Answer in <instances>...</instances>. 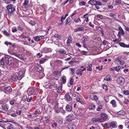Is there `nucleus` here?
<instances>
[{"label":"nucleus","mask_w":129,"mask_h":129,"mask_svg":"<svg viewBox=\"0 0 129 129\" xmlns=\"http://www.w3.org/2000/svg\"><path fill=\"white\" fill-rule=\"evenodd\" d=\"M101 118H92V121L93 122H103L108 121L109 119L107 114L104 113H102L100 114Z\"/></svg>","instance_id":"nucleus-1"},{"label":"nucleus","mask_w":129,"mask_h":129,"mask_svg":"<svg viewBox=\"0 0 129 129\" xmlns=\"http://www.w3.org/2000/svg\"><path fill=\"white\" fill-rule=\"evenodd\" d=\"M24 72L23 71H20L19 73L16 72L12 76L11 78L13 80L15 81H17V80H20L24 76Z\"/></svg>","instance_id":"nucleus-2"},{"label":"nucleus","mask_w":129,"mask_h":129,"mask_svg":"<svg viewBox=\"0 0 129 129\" xmlns=\"http://www.w3.org/2000/svg\"><path fill=\"white\" fill-rule=\"evenodd\" d=\"M4 127L5 129H14L13 126L11 124L7 123V121H5Z\"/></svg>","instance_id":"nucleus-3"},{"label":"nucleus","mask_w":129,"mask_h":129,"mask_svg":"<svg viewBox=\"0 0 129 129\" xmlns=\"http://www.w3.org/2000/svg\"><path fill=\"white\" fill-rule=\"evenodd\" d=\"M37 91L36 88V89L33 88H29L28 89V94L30 95L34 94H36Z\"/></svg>","instance_id":"nucleus-4"},{"label":"nucleus","mask_w":129,"mask_h":129,"mask_svg":"<svg viewBox=\"0 0 129 129\" xmlns=\"http://www.w3.org/2000/svg\"><path fill=\"white\" fill-rule=\"evenodd\" d=\"M4 89L6 91L4 92L6 93H11L12 91V89L10 86L6 87L5 85H4Z\"/></svg>","instance_id":"nucleus-5"},{"label":"nucleus","mask_w":129,"mask_h":129,"mask_svg":"<svg viewBox=\"0 0 129 129\" xmlns=\"http://www.w3.org/2000/svg\"><path fill=\"white\" fill-rule=\"evenodd\" d=\"M124 78L122 77H118L117 79V81L118 84L120 85L123 84L124 82Z\"/></svg>","instance_id":"nucleus-6"},{"label":"nucleus","mask_w":129,"mask_h":129,"mask_svg":"<svg viewBox=\"0 0 129 129\" xmlns=\"http://www.w3.org/2000/svg\"><path fill=\"white\" fill-rule=\"evenodd\" d=\"M74 119V116L72 114H70L68 115L66 117L67 121L70 122Z\"/></svg>","instance_id":"nucleus-7"},{"label":"nucleus","mask_w":129,"mask_h":129,"mask_svg":"<svg viewBox=\"0 0 129 129\" xmlns=\"http://www.w3.org/2000/svg\"><path fill=\"white\" fill-rule=\"evenodd\" d=\"M68 129H76V127L74 123H71L68 124Z\"/></svg>","instance_id":"nucleus-8"},{"label":"nucleus","mask_w":129,"mask_h":129,"mask_svg":"<svg viewBox=\"0 0 129 129\" xmlns=\"http://www.w3.org/2000/svg\"><path fill=\"white\" fill-rule=\"evenodd\" d=\"M86 70V68H84L83 69H78L76 71V73L77 75L81 76L82 75V72L85 71Z\"/></svg>","instance_id":"nucleus-9"},{"label":"nucleus","mask_w":129,"mask_h":129,"mask_svg":"<svg viewBox=\"0 0 129 129\" xmlns=\"http://www.w3.org/2000/svg\"><path fill=\"white\" fill-rule=\"evenodd\" d=\"M35 69L37 71V72H38L39 73H43V70L41 66H38L37 67H36Z\"/></svg>","instance_id":"nucleus-10"},{"label":"nucleus","mask_w":129,"mask_h":129,"mask_svg":"<svg viewBox=\"0 0 129 129\" xmlns=\"http://www.w3.org/2000/svg\"><path fill=\"white\" fill-rule=\"evenodd\" d=\"M52 49L50 48H45L42 50V51L44 53H47L50 52Z\"/></svg>","instance_id":"nucleus-11"},{"label":"nucleus","mask_w":129,"mask_h":129,"mask_svg":"<svg viewBox=\"0 0 129 129\" xmlns=\"http://www.w3.org/2000/svg\"><path fill=\"white\" fill-rule=\"evenodd\" d=\"M58 103H57V104L55 106L54 108V111L57 113L60 112L61 109H59L58 107Z\"/></svg>","instance_id":"nucleus-12"},{"label":"nucleus","mask_w":129,"mask_h":129,"mask_svg":"<svg viewBox=\"0 0 129 129\" xmlns=\"http://www.w3.org/2000/svg\"><path fill=\"white\" fill-rule=\"evenodd\" d=\"M109 128L110 127L114 128L116 127V123L114 121L109 122Z\"/></svg>","instance_id":"nucleus-13"},{"label":"nucleus","mask_w":129,"mask_h":129,"mask_svg":"<svg viewBox=\"0 0 129 129\" xmlns=\"http://www.w3.org/2000/svg\"><path fill=\"white\" fill-rule=\"evenodd\" d=\"M62 84H60V86H59L58 88L56 89L57 91L59 94H60L62 91Z\"/></svg>","instance_id":"nucleus-14"},{"label":"nucleus","mask_w":129,"mask_h":129,"mask_svg":"<svg viewBox=\"0 0 129 129\" xmlns=\"http://www.w3.org/2000/svg\"><path fill=\"white\" fill-rule=\"evenodd\" d=\"M90 99L92 100H98V98L97 96L95 95L92 94L90 96Z\"/></svg>","instance_id":"nucleus-15"},{"label":"nucleus","mask_w":129,"mask_h":129,"mask_svg":"<svg viewBox=\"0 0 129 129\" xmlns=\"http://www.w3.org/2000/svg\"><path fill=\"white\" fill-rule=\"evenodd\" d=\"M58 61H55L54 60H52L50 62V64L51 67H54L56 66V63H57Z\"/></svg>","instance_id":"nucleus-16"},{"label":"nucleus","mask_w":129,"mask_h":129,"mask_svg":"<svg viewBox=\"0 0 129 129\" xmlns=\"http://www.w3.org/2000/svg\"><path fill=\"white\" fill-rule=\"evenodd\" d=\"M88 15V13H87L85 14L83 16H82V18H85V21L87 22L89 21V18Z\"/></svg>","instance_id":"nucleus-17"},{"label":"nucleus","mask_w":129,"mask_h":129,"mask_svg":"<svg viewBox=\"0 0 129 129\" xmlns=\"http://www.w3.org/2000/svg\"><path fill=\"white\" fill-rule=\"evenodd\" d=\"M96 0H90L88 2V3L92 5H96Z\"/></svg>","instance_id":"nucleus-18"},{"label":"nucleus","mask_w":129,"mask_h":129,"mask_svg":"<svg viewBox=\"0 0 129 129\" xmlns=\"http://www.w3.org/2000/svg\"><path fill=\"white\" fill-rule=\"evenodd\" d=\"M9 56H5V57L4 58V60L5 63H6L7 64H9Z\"/></svg>","instance_id":"nucleus-19"},{"label":"nucleus","mask_w":129,"mask_h":129,"mask_svg":"<svg viewBox=\"0 0 129 129\" xmlns=\"http://www.w3.org/2000/svg\"><path fill=\"white\" fill-rule=\"evenodd\" d=\"M65 99L67 101H70L72 100V99L68 94L67 93L65 95Z\"/></svg>","instance_id":"nucleus-20"},{"label":"nucleus","mask_w":129,"mask_h":129,"mask_svg":"<svg viewBox=\"0 0 129 129\" xmlns=\"http://www.w3.org/2000/svg\"><path fill=\"white\" fill-rule=\"evenodd\" d=\"M29 34L28 33H25L23 34V35L22 36V38L23 39H25L28 38L29 37Z\"/></svg>","instance_id":"nucleus-21"},{"label":"nucleus","mask_w":129,"mask_h":129,"mask_svg":"<svg viewBox=\"0 0 129 129\" xmlns=\"http://www.w3.org/2000/svg\"><path fill=\"white\" fill-rule=\"evenodd\" d=\"M96 106L95 105L93 104H90L88 106V108L90 109L94 110Z\"/></svg>","instance_id":"nucleus-22"},{"label":"nucleus","mask_w":129,"mask_h":129,"mask_svg":"<svg viewBox=\"0 0 129 129\" xmlns=\"http://www.w3.org/2000/svg\"><path fill=\"white\" fill-rule=\"evenodd\" d=\"M2 107L3 109L5 111H7L8 109V107L7 105L6 104H4L2 105Z\"/></svg>","instance_id":"nucleus-23"},{"label":"nucleus","mask_w":129,"mask_h":129,"mask_svg":"<svg viewBox=\"0 0 129 129\" xmlns=\"http://www.w3.org/2000/svg\"><path fill=\"white\" fill-rule=\"evenodd\" d=\"M66 110L68 111H71L72 110V107L69 105H67L66 107Z\"/></svg>","instance_id":"nucleus-24"},{"label":"nucleus","mask_w":129,"mask_h":129,"mask_svg":"<svg viewBox=\"0 0 129 129\" xmlns=\"http://www.w3.org/2000/svg\"><path fill=\"white\" fill-rule=\"evenodd\" d=\"M110 103L112 105V106L114 107H115L117 106L116 102L114 100H112L110 102Z\"/></svg>","instance_id":"nucleus-25"},{"label":"nucleus","mask_w":129,"mask_h":129,"mask_svg":"<svg viewBox=\"0 0 129 129\" xmlns=\"http://www.w3.org/2000/svg\"><path fill=\"white\" fill-rule=\"evenodd\" d=\"M54 76L55 77H58L60 75V74L59 71H55L53 73Z\"/></svg>","instance_id":"nucleus-26"},{"label":"nucleus","mask_w":129,"mask_h":129,"mask_svg":"<svg viewBox=\"0 0 129 129\" xmlns=\"http://www.w3.org/2000/svg\"><path fill=\"white\" fill-rule=\"evenodd\" d=\"M47 60V59L45 58H42L40 60L39 63L40 64H43Z\"/></svg>","instance_id":"nucleus-27"},{"label":"nucleus","mask_w":129,"mask_h":129,"mask_svg":"<svg viewBox=\"0 0 129 129\" xmlns=\"http://www.w3.org/2000/svg\"><path fill=\"white\" fill-rule=\"evenodd\" d=\"M92 66L91 64L88 65L87 67H86L87 70L88 71H91L92 70Z\"/></svg>","instance_id":"nucleus-28"},{"label":"nucleus","mask_w":129,"mask_h":129,"mask_svg":"<svg viewBox=\"0 0 129 129\" xmlns=\"http://www.w3.org/2000/svg\"><path fill=\"white\" fill-rule=\"evenodd\" d=\"M59 52L60 54H66L67 53V51L65 50L61 49L59 50Z\"/></svg>","instance_id":"nucleus-29"},{"label":"nucleus","mask_w":129,"mask_h":129,"mask_svg":"<svg viewBox=\"0 0 129 129\" xmlns=\"http://www.w3.org/2000/svg\"><path fill=\"white\" fill-rule=\"evenodd\" d=\"M121 59V58L117 57V59L115 60V62L117 64H119Z\"/></svg>","instance_id":"nucleus-30"},{"label":"nucleus","mask_w":129,"mask_h":129,"mask_svg":"<svg viewBox=\"0 0 129 129\" xmlns=\"http://www.w3.org/2000/svg\"><path fill=\"white\" fill-rule=\"evenodd\" d=\"M8 51L9 53L11 55H14L16 56H18V55L16 54L13 52L12 51H11L10 49H8Z\"/></svg>","instance_id":"nucleus-31"},{"label":"nucleus","mask_w":129,"mask_h":129,"mask_svg":"<svg viewBox=\"0 0 129 129\" xmlns=\"http://www.w3.org/2000/svg\"><path fill=\"white\" fill-rule=\"evenodd\" d=\"M61 81L63 83H65L66 82V77L65 76H63L61 77Z\"/></svg>","instance_id":"nucleus-32"},{"label":"nucleus","mask_w":129,"mask_h":129,"mask_svg":"<svg viewBox=\"0 0 129 129\" xmlns=\"http://www.w3.org/2000/svg\"><path fill=\"white\" fill-rule=\"evenodd\" d=\"M41 38L39 36H36L34 38V40L36 41H40L41 40Z\"/></svg>","instance_id":"nucleus-33"},{"label":"nucleus","mask_w":129,"mask_h":129,"mask_svg":"<svg viewBox=\"0 0 129 129\" xmlns=\"http://www.w3.org/2000/svg\"><path fill=\"white\" fill-rule=\"evenodd\" d=\"M76 100L77 102L80 103L82 104H83V102L81 101V100H80V99L79 98V97L78 96L76 97Z\"/></svg>","instance_id":"nucleus-34"},{"label":"nucleus","mask_w":129,"mask_h":129,"mask_svg":"<svg viewBox=\"0 0 129 129\" xmlns=\"http://www.w3.org/2000/svg\"><path fill=\"white\" fill-rule=\"evenodd\" d=\"M15 10V8L12 7L10 10H9V12L10 13H11L13 12Z\"/></svg>","instance_id":"nucleus-35"},{"label":"nucleus","mask_w":129,"mask_h":129,"mask_svg":"<svg viewBox=\"0 0 129 129\" xmlns=\"http://www.w3.org/2000/svg\"><path fill=\"white\" fill-rule=\"evenodd\" d=\"M86 3L84 1L80 2L79 3V5L80 6H83L85 5Z\"/></svg>","instance_id":"nucleus-36"},{"label":"nucleus","mask_w":129,"mask_h":129,"mask_svg":"<svg viewBox=\"0 0 129 129\" xmlns=\"http://www.w3.org/2000/svg\"><path fill=\"white\" fill-rule=\"evenodd\" d=\"M114 70L116 71H119L121 68V66H118L115 67H114Z\"/></svg>","instance_id":"nucleus-37"},{"label":"nucleus","mask_w":129,"mask_h":129,"mask_svg":"<svg viewBox=\"0 0 129 129\" xmlns=\"http://www.w3.org/2000/svg\"><path fill=\"white\" fill-rule=\"evenodd\" d=\"M72 38L71 36H69L67 41V43H69L72 41Z\"/></svg>","instance_id":"nucleus-38"},{"label":"nucleus","mask_w":129,"mask_h":129,"mask_svg":"<svg viewBox=\"0 0 129 129\" xmlns=\"http://www.w3.org/2000/svg\"><path fill=\"white\" fill-rule=\"evenodd\" d=\"M118 44L121 46L123 47H125L126 44H124L123 43L119 42Z\"/></svg>","instance_id":"nucleus-39"},{"label":"nucleus","mask_w":129,"mask_h":129,"mask_svg":"<svg viewBox=\"0 0 129 129\" xmlns=\"http://www.w3.org/2000/svg\"><path fill=\"white\" fill-rule=\"evenodd\" d=\"M124 114V112L123 110H120L117 113L118 114L120 115H123Z\"/></svg>","instance_id":"nucleus-40"},{"label":"nucleus","mask_w":129,"mask_h":129,"mask_svg":"<svg viewBox=\"0 0 129 129\" xmlns=\"http://www.w3.org/2000/svg\"><path fill=\"white\" fill-rule=\"evenodd\" d=\"M71 21L70 18L69 17L66 20V25H67L69 22Z\"/></svg>","instance_id":"nucleus-41"},{"label":"nucleus","mask_w":129,"mask_h":129,"mask_svg":"<svg viewBox=\"0 0 129 129\" xmlns=\"http://www.w3.org/2000/svg\"><path fill=\"white\" fill-rule=\"evenodd\" d=\"M4 58H3L0 60V63H1L2 65H4V63H5L4 60Z\"/></svg>","instance_id":"nucleus-42"},{"label":"nucleus","mask_w":129,"mask_h":129,"mask_svg":"<svg viewBox=\"0 0 129 129\" xmlns=\"http://www.w3.org/2000/svg\"><path fill=\"white\" fill-rule=\"evenodd\" d=\"M109 97L108 96H106L104 97V99L106 102H109Z\"/></svg>","instance_id":"nucleus-43"},{"label":"nucleus","mask_w":129,"mask_h":129,"mask_svg":"<svg viewBox=\"0 0 129 129\" xmlns=\"http://www.w3.org/2000/svg\"><path fill=\"white\" fill-rule=\"evenodd\" d=\"M121 2V0H116V4L117 5H119Z\"/></svg>","instance_id":"nucleus-44"},{"label":"nucleus","mask_w":129,"mask_h":129,"mask_svg":"<svg viewBox=\"0 0 129 129\" xmlns=\"http://www.w3.org/2000/svg\"><path fill=\"white\" fill-rule=\"evenodd\" d=\"M103 106L101 105H100L96 109V110L98 111H99L101 110Z\"/></svg>","instance_id":"nucleus-45"},{"label":"nucleus","mask_w":129,"mask_h":129,"mask_svg":"<svg viewBox=\"0 0 129 129\" xmlns=\"http://www.w3.org/2000/svg\"><path fill=\"white\" fill-rule=\"evenodd\" d=\"M13 6L12 4H10L7 6V9L8 10H10V9H11V8Z\"/></svg>","instance_id":"nucleus-46"},{"label":"nucleus","mask_w":129,"mask_h":129,"mask_svg":"<svg viewBox=\"0 0 129 129\" xmlns=\"http://www.w3.org/2000/svg\"><path fill=\"white\" fill-rule=\"evenodd\" d=\"M103 88L106 90H108L107 86V85L105 84H104L102 86Z\"/></svg>","instance_id":"nucleus-47"},{"label":"nucleus","mask_w":129,"mask_h":129,"mask_svg":"<svg viewBox=\"0 0 129 129\" xmlns=\"http://www.w3.org/2000/svg\"><path fill=\"white\" fill-rule=\"evenodd\" d=\"M62 18H63V16H62L60 20V21L61 22L58 23V25H61L63 24V20Z\"/></svg>","instance_id":"nucleus-48"},{"label":"nucleus","mask_w":129,"mask_h":129,"mask_svg":"<svg viewBox=\"0 0 129 129\" xmlns=\"http://www.w3.org/2000/svg\"><path fill=\"white\" fill-rule=\"evenodd\" d=\"M125 125L126 127L129 129V122L128 121H126Z\"/></svg>","instance_id":"nucleus-49"},{"label":"nucleus","mask_w":129,"mask_h":129,"mask_svg":"<svg viewBox=\"0 0 129 129\" xmlns=\"http://www.w3.org/2000/svg\"><path fill=\"white\" fill-rule=\"evenodd\" d=\"M69 69L71 71V73L72 74H73L75 72V69L72 68H70Z\"/></svg>","instance_id":"nucleus-50"},{"label":"nucleus","mask_w":129,"mask_h":129,"mask_svg":"<svg viewBox=\"0 0 129 129\" xmlns=\"http://www.w3.org/2000/svg\"><path fill=\"white\" fill-rule=\"evenodd\" d=\"M123 92L125 95H128L129 94V90H124L123 91Z\"/></svg>","instance_id":"nucleus-51"},{"label":"nucleus","mask_w":129,"mask_h":129,"mask_svg":"<svg viewBox=\"0 0 129 129\" xmlns=\"http://www.w3.org/2000/svg\"><path fill=\"white\" fill-rule=\"evenodd\" d=\"M29 24L31 25H34L36 23L34 21H30L29 22Z\"/></svg>","instance_id":"nucleus-52"},{"label":"nucleus","mask_w":129,"mask_h":129,"mask_svg":"<svg viewBox=\"0 0 129 129\" xmlns=\"http://www.w3.org/2000/svg\"><path fill=\"white\" fill-rule=\"evenodd\" d=\"M24 2L23 4V5H27L29 3V1L28 0H24Z\"/></svg>","instance_id":"nucleus-53"},{"label":"nucleus","mask_w":129,"mask_h":129,"mask_svg":"<svg viewBox=\"0 0 129 129\" xmlns=\"http://www.w3.org/2000/svg\"><path fill=\"white\" fill-rule=\"evenodd\" d=\"M110 16L113 18H115L116 17V15L115 14L113 13H111L109 14Z\"/></svg>","instance_id":"nucleus-54"},{"label":"nucleus","mask_w":129,"mask_h":129,"mask_svg":"<svg viewBox=\"0 0 129 129\" xmlns=\"http://www.w3.org/2000/svg\"><path fill=\"white\" fill-rule=\"evenodd\" d=\"M104 80L107 81H109L110 80V78L108 76H107L104 78Z\"/></svg>","instance_id":"nucleus-55"},{"label":"nucleus","mask_w":129,"mask_h":129,"mask_svg":"<svg viewBox=\"0 0 129 129\" xmlns=\"http://www.w3.org/2000/svg\"><path fill=\"white\" fill-rule=\"evenodd\" d=\"M60 109H61L60 112L61 113L63 114H64L65 113V111L63 110L62 107H60Z\"/></svg>","instance_id":"nucleus-56"},{"label":"nucleus","mask_w":129,"mask_h":129,"mask_svg":"<svg viewBox=\"0 0 129 129\" xmlns=\"http://www.w3.org/2000/svg\"><path fill=\"white\" fill-rule=\"evenodd\" d=\"M54 37L55 38H57L58 39H60L61 38V36L57 34H55L54 35Z\"/></svg>","instance_id":"nucleus-57"},{"label":"nucleus","mask_w":129,"mask_h":129,"mask_svg":"<svg viewBox=\"0 0 129 129\" xmlns=\"http://www.w3.org/2000/svg\"><path fill=\"white\" fill-rule=\"evenodd\" d=\"M73 80L72 78H71L70 79V83L71 85H72L73 84Z\"/></svg>","instance_id":"nucleus-58"},{"label":"nucleus","mask_w":129,"mask_h":129,"mask_svg":"<svg viewBox=\"0 0 129 129\" xmlns=\"http://www.w3.org/2000/svg\"><path fill=\"white\" fill-rule=\"evenodd\" d=\"M3 33L5 35L7 36H9V34L6 30L4 31Z\"/></svg>","instance_id":"nucleus-59"},{"label":"nucleus","mask_w":129,"mask_h":129,"mask_svg":"<svg viewBox=\"0 0 129 129\" xmlns=\"http://www.w3.org/2000/svg\"><path fill=\"white\" fill-rule=\"evenodd\" d=\"M104 124H105V126H106V127L107 128H109V122H107V123H105Z\"/></svg>","instance_id":"nucleus-60"},{"label":"nucleus","mask_w":129,"mask_h":129,"mask_svg":"<svg viewBox=\"0 0 129 129\" xmlns=\"http://www.w3.org/2000/svg\"><path fill=\"white\" fill-rule=\"evenodd\" d=\"M96 5H98L100 6H101L102 5V3L101 2L99 1H96Z\"/></svg>","instance_id":"nucleus-61"},{"label":"nucleus","mask_w":129,"mask_h":129,"mask_svg":"<svg viewBox=\"0 0 129 129\" xmlns=\"http://www.w3.org/2000/svg\"><path fill=\"white\" fill-rule=\"evenodd\" d=\"M79 31H82L84 30V28L82 27H78Z\"/></svg>","instance_id":"nucleus-62"},{"label":"nucleus","mask_w":129,"mask_h":129,"mask_svg":"<svg viewBox=\"0 0 129 129\" xmlns=\"http://www.w3.org/2000/svg\"><path fill=\"white\" fill-rule=\"evenodd\" d=\"M57 125V123L56 122H54L52 124V126L53 127H56Z\"/></svg>","instance_id":"nucleus-63"},{"label":"nucleus","mask_w":129,"mask_h":129,"mask_svg":"<svg viewBox=\"0 0 129 129\" xmlns=\"http://www.w3.org/2000/svg\"><path fill=\"white\" fill-rule=\"evenodd\" d=\"M81 53L82 54L85 55H86L87 54V52L86 51H82L81 52Z\"/></svg>","instance_id":"nucleus-64"}]
</instances>
